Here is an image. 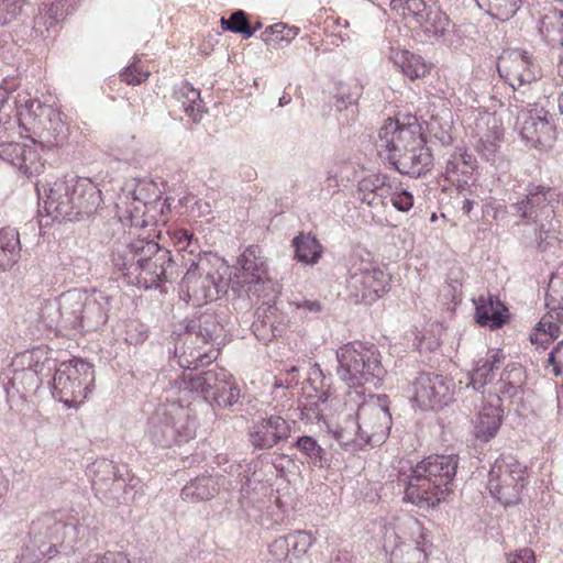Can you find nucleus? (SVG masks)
<instances>
[{
    "instance_id": "f3484780",
    "label": "nucleus",
    "mask_w": 563,
    "mask_h": 563,
    "mask_svg": "<svg viewBox=\"0 0 563 563\" xmlns=\"http://www.w3.org/2000/svg\"><path fill=\"white\" fill-rule=\"evenodd\" d=\"M518 119L522 140L536 148L550 147L555 139V128L550 113L543 107L528 109Z\"/></svg>"
},
{
    "instance_id": "f8f14e48",
    "label": "nucleus",
    "mask_w": 563,
    "mask_h": 563,
    "mask_svg": "<svg viewBox=\"0 0 563 563\" xmlns=\"http://www.w3.org/2000/svg\"><path fill=\"white\" fill-rule=\"evenodd\" d=\"M242 465L230 463L223 473L202 474L189 481L181 489V498L189 503H200L212 499L220 489L233 490L241 484Z\"/></svg>"
},
{
    "instance_id": "9d476101",
    "label": "nucleus",
    "mask_w": 563,
    "mask_h": 563,
    "mask_svg": "<svg viewBox=\"0 0 563 563\" xmlns=\"http://www.w3.org/2000/svg\"><path fill=\"white\" fill-rule=\"evenodd\" d=\"M527 482V470L511 455L499 456L488 473L490 495L505 506L516 504Z\"/></svg>"
},
{
    "instance_id": "c03bdc74",
    "label": "nucleus",
    "mask_w": 563,
    "mask_h": 563,
    "mask_svg": "<svg viewBox=\"0 0 563 563\" xmlns=\"http://www.w3.org/2000/svg\"><path fill=\"white\" fill-rule=\"evenodd\" d=\"M294 446L306 456L308 462L316 467H325L328 465L327 452L318 443L316 439L310 435L299 437Z\"/></svg>"
},
{
    "instance_id": "f704fd0d",
    "label": "nucleus",
    "mask_w": 563,
    "mask_h": 563,
    "mask_svg": "<svg viewBox=\"0 0 563 563\" xmlns=\"http://www.w3.org/2000/svg\"><path fill=\"white\" fill-rule=\"evenodd\" d=\"M139 478L132 475L128 470L124 473H120L117 478L111 482V485L101 495L108 501L117 504H128L133 500Z\"/></svg>"
},
{
    "instance_id": "473e14b6",
    "label": "nucleus",
    "mask_w": 563,
    "mask_h": 563,
    "mask_svg": "<svg viewBox=\"0 0 563 563\" xmlns=\"http://www.w3.org/2000/svg\"><path fill=\"white\" fill-rule=\"evenodd\" d=\"M312 543L311 532L298 530L275 540L272 544V552L280 551V555L300 558L307 553Z\"/></svg>"
},
{
    "instance_id": "e2e57ef3",
    "label": "nucleus",
    "mask_w": 563,
    "mask_h": 563,
    "mask_svg": "<svg viewBox=\"0 0 563 563\" xmlns=\"http://www.w3.org/2000/svg\"><path fill=\"white\" fill-rule=\"evenodd\" d=\"M24 0H0V25L13 21L22 11Z\"/></svg>"
},
{
    "instance_id": "69168bd1",
    "label": "nucleus",
    "mask_w": 563,
    "mask_h": 563,
    "mask_svg": "<svg viewBox=\"0 0 563 563\" xmlns=\"http://www.w3.org/2000/svg\"><path fill=\"white\" fill-rule=\"evenodd\" d=\"M23 151H25L24 143H0V158L10 163L14 167L15 161L18 162L19 158L23 155Z\"/></svg>"
},
{
    "instance_id": "2f4dec72",
    "label": "nucleus",
    "mask_w": 563,
    "mask_h": 563,
    "mask_svg": "<svg viewBox=\"0 0 563 563\" xmlns=\"http://www.w3.org/2000/svg\"><path fill=\"white\" fill-rule=\"evenodd\" d=\"M505 354L500 350H488L486 355L479 358L471 373L470 384L474 390H479L489 384L495 377V371L504 363Z\"/></svg>"
},
{
    "instance_id": "de8ad7c7",
    "label": "nucleus",
    "mask_w": 563,
    "mask_h": 563,
    "mask_svg": "<svg viewBox=\"0 0 563 563\" xmlns=\"http://www.w3.org/2000/svg\"><path fill=\"white\" fill-rule=\"evenodd\" d=\"M475 2L493 18L507 21L517 13L521 0H475Z\"/></svg>"
},
{
    "instance_id": "13d9d810",
    "label": "nucleus",
    "mask_w": 563,
    "mask_h": 563,
    "mask_svg": "<svg viewBox=\"0 0 563 563\" xmlns=\"http://www.w3.org/2000/svg\"><path fill=\"white\" fill-rule=\"evenodd\" d=\"M299 33V29L295 26H288L284 23H276L268 26L264 32V40L266 42H282L285 41L287 44L290 43Z\"/></svg>"
},
{
    "instance_id": "58836bf2",
    "label": "nucleus",
    "mask_w": 563,
    "mask_h": 563,
    "mask_svg": "<svg viewBox=\"0 0 563 563\" xmlns=\"http://www.w3.org/2000/svg\"><path fill=\"white\" fill-rule=\"evenodd\" d=\"M48 354L49 352L47 347L37 346L31 351H25L19 354L14 358L12 366H21L26 369H31L38 375H43L45 371H47L48 374L55 365Z\"/></svg>"
},
{
    "instance_id": "a18cd8bd",
    "label": "nucleus",
    "mask_w": 563,
    "mask_h": 563,
    "mask_svg": "<svg viewBox=\"0 0 563 563\" xmlns=\"http://www.w3.org/2000/svg\"><path fill=\"white\" fill-rule=\"evenodd\" d=\"M176 98L181 103L184 111L195 122L201 120L202 106L200 99V91L195 89L188 82L183 84L176 91Z\"/></svg>"
},
{
    "instance_id": "2eb2a0df",
    "label": "nucleus",
    "mask_w": 563,
    "mask_h": 563,
    "mask_svg": "<svg viewBox=\"0 0 563 563\" xmlns=\"http://www.w3.org/2000/svg\"><path fill=\"white\" fill-rule=\"evenodd\" d=\"M560 191L549 185L531 183L526 188V196L512 205L516 216L537 222L554 213L559 203Z\"/></svg>"
},
{
    "instance_id": "6e6552de",
    "label": "nucleus",
    "mask_w": 563,
    "mask_h": 563,
    "mask_svg": "<svg viewBox=\"0 0 563 563\" xmlns=\"http://www.w3.org/2000/svg\"><path fill=\"white\" fill-rule=\"evenodd\" d=\"M95 382V371L91 364L73 358L63 362L53 377V396L68 408H77L91 391Z\"/></svg>"
},
{
    "instance_id": "4d7b16f0",
    "label": "nucleus",
    "mask_w": 563,
    "mask_h": 563,
    "mask_svg": "<svg viewBox=\"0 0 563 563\" xmlns=\"http://www.w3.org/2000/svg\"><path fill=\"white\" fill-rule=\"evenodd\" d=\"M221 25L224 30L243 34L245 38L251 37L255 33V29H251L247 15L242 10L234 11L229 19L222 18Z\"/></svg>"
},
{
    "instance_id": "20e7f679",
    "label": "nucleus",
    "mask_w": 563,
    "mask_h": 563,
    "mask_svg": "<svg viewBox=\"0 0 563 563\" xmlns=\"http://www.w3.org/2000/svg\"><path fill=\"white\" fill-rule=\"evenodd\" d=\"M336 360L339 377L353 387L367 383L376 386L386 374L380 353L374 344L349 342L336 351Z\"/></svg>"
},
{
    "instance_id": "0e129e2a",
    "label": "nucleus",
    "mask_w": 563,
    "mask_h": 563,
    "mask_svg": "<svg viewBox=\"0 0 563 563\" xmlns=\"http://www.w3.org/2000/svg\"><path fill=\"white\" fill-rule=\"evenodd\" d=\"M394 8L404 7V9L411 14L416 21H421L422 16L428 12L427 5L423 0H391Z\"/></svg>"
},
{
    "instance_id": "5701e85b",
    "label": "nucleus",
    "mask_w": 563,
    "mask_h": 563,
    "mask_svg": "<svg viewBox=\"0 0 563 563\" xmlns=\"http://www.w3.org/2000/svg\"><path fill=\"white\" fill-rule=\"evenodd\" d=\"M420 134L398 120L387 119L378 133V145L389 154L401 153L412 143L420 144Z\"/></svg>"
},
{
    "instance_id": "c9c22d12",
    "label": "nucleus",
    "mask_w": 563,
    "mask_h": 563,
    "mask_svg": "<svg viewBox=\"0 0 563 563\" xmlns=\"http://www.w3.org/2000/svg\"><path fill=\"white\" fill-rule=\"evenodd\" d=\"M118 214L121 221H126L131 227L141 228L145 227L148 221L145 220L144 209H147V205L135 195V191L129 192L120 198L117 203Z\"/></svg>"
},
{
    "instance_id": "3c124183",
    "label": "nucleus",
    "mask_w": 563,
    "mask_h": 563,
    "mask_svg": "<svg viewBox=\"0 0 563 563\" xmlns=\"http://www.w3.org/2000/svg\"><path fill=\"white\" fill-rule=\"evenodd\" d=\"M63 0H44L40 8V13L34 22L36 26H44L47 31L56 25L63 15Z\"/></svg>"
},
{
    "instance_id": "393cba45",
    "label": "nucleus",
    "mask_w": 563,
    "mask_h": 563,
    "mask_svg": "<svg viewBox=\"0 0 563 563\" xmlns=\"http://www.w3.org/2000/svg\"><path fill=\"white\" fill-rule=\"evenodd\" d=\"M199 341L188 333L183 346L175 349V356L180 367L189 371L197 369L209 365L218 357L217 349L210 344L198 345Z\"/></svg>"
},
{
    "instance_id": "052dcab7",
    "label": "nucleus",
    "mask_w": 563,
    "mask_h": 563,
    "mask_svg": "<svg viewBox=\"0 0 563 563\" xmlns=\"http://www.w3.org/2000/svg\"><path fill=\"white\" fill-rule=\"evenodd\" d=\"M13 384H21L24 389L33 390L41 385V375L21 366H13Z\"/></svg>"
},
{
    "instance_id": "b1692460",
    "label": "nucleus",
    "mask_w": 563,
    "mask_h": 563,
    "mask_svg": "<svg viewBox=\"0 0 563 563\" xmlns=\"http://www.w3.org/2000/svg\"><path fill=\"white\" fill-rule=\"evenodd\" d=\"M69 528L63 521L60 512L44 514L32 521L30 527V540L35 544L42 545L47 549L51 544L62 543L65 529Z\"/></svg>"
},
{
    "instance_id": "7c9ffc66",
    "label": "nucleus",
    "mask_w": 563,
    "mask_h": 563,
    "mask_svg": "<svg viewBox=\"0 0 563 563\" xmlns=\"http://www.w3.org/2000/svg\"><path fill=\"white\" fill-rule=\"evenodd\" d=\"M388 57L410 80L424 78L430 74L431 65L408 49L390 47Z\"/></svg>"
},
{
    "instance_id": "bf43d9fd",
    "label": "nucleus",
    "mask_w": 563,
    "mask_h": 563,
    "mask_svg": "<svg viewBox=\"0 0 563 563\" xmlns=\"http://www.w3.org/2000/svg\"><path fill=\"white\" fill-rule=\"evenodd\" d=\"M563 305V280L558 277H552L545 295V306L548 313L554 316V311L562 308Z\"/></svg>"
},
{
    "instance_id": "a19ab883",
    "label": "nucleus",
    "mask_w": 563,
    "mask_h": 563,
    "mask_svg": "<svg viewBox=\"0 0 563 563\" xmlns=\"http://www.w3.org/2000/svg\"><path fill=\"white\" fill-rule=\"evenodd\" d=\"M417 24L428 38H443L451 31L449 16L439 9H429Z\"/></svg>"
},
{
    "instance_id": "5fc2aeb1",
    "label": "nucleus",
    "mask_w": 563,
    "mask_h": 563,
    "mask_svg": "<svg viewBox=\"0 0 563 563\" xmlns=\"http://www.w3.org/2000/svg\"><path fill=\"white\" fill-rule=\"evenodd\" d=\"M511 88L514 90V96L511 97L509 108L511 113L516 114L517 118H520V114L527 112L528 109L538 107V104L533 101V93L529 85H516V87Z\"/></svg>"
},
{
    "instance_id": "412c9836",
    "label": "nucleus",
    "mask_w": 563,
    "mask_h": 563,
    "mask_svg": "<svg viewBox=\"0 0 563 563\" xmlns=\"http://www.w3.org/2000/svg\"><path fill=\"white\" fill-rule=\"evenodd\" d=\"M432 154L420 136V144L412 143L401 153L388 154L391 165L400 173L412 177H419L430 170Z\"/></svg>"
},
{
    "instance_id": "c85d7f7f",
    "label": "nucleus",
    "mask_w": 563,
    "mask_h": 563,
    "mask_svg": "<svg viewBox=\"0 0 563 563\" xmlns=\"http://www.w3.org/2000/svg\"><path fill=\"white\" fill-rule=\"evenodd\" d=\"M188 333L203 344H210L212 347L219 345L224 335V327L219 317L211 311L202 312L196 320H191L187 327Z\"/></svg>"
},
{
    "instance_id": "f03ea898",
    "label": "nucleus",
    "mask_w": 563,
    "mask_h": 563,
    "mask_svg": "<svg viewBox=\"0 0 563 563\" xmlns=\"http://www.w3.org/2000/svg\"><path fill=\"white\" fill-rule=\"evenodd\" d=\"M457 464L454 454L423 459L409 475L400 478L405 485L404 500L424 509L439 505L450 492Z\"/></svg>"
},
{
    "instance_id": "cd10ccee",
    "label": "nucleus",
    "mask_w": 563,
    "mask_h": 563,
    "mask_svg": "<svg viewBox=\"0 0 563 563\" xmlns=\"http://www.w3.org/2000/svg\"><path fill=\"white\" fill-rule=\"evenodd\" d=\"M499 402L500 398L494 396L492 401L484 404L481 408L474 426L476 439L488 442L497 434L503 419Z\"/></svg>"
},
{
    "instance_id": "a211bd4d",
    "label": "nucleus",
    "mask_w": 563,
    "mask_h": 563,
    "mask_svg": "<svg viewBox=\"0 0 563 563\" xmlns=\"http://www.w3.org/2000/svg\"><path fill=\"white\" fill-rule=\"evenodd\" d=\"M452 394L451 382L440 374L420 373L413 382V399L422 410L441 408Z\"/></svg>"
},
{
    "instance_id": "c756f323",
    "label": "nucleus",
    "mask_w": 563,
    "mask_h": 563,
    "mask_svg": "<svg viewBox=\"0 0 563 563\" xmlns=\"http://www.w3.org/2000/svg\"><path fill=\"white\" fill-rule=\"evenodd\" d=\"M475 305V318L481 325L495 330L507 322L508 310L497 297L493 295L481 296Z\"/></svg>"
},
{
    "instance_id": "338daca9",
    "label": "nucleus",
    "mask_w": 563,
    "mask_h": 563,
    "mask_svg": "<svg viewBox=\"0 0 563 563\" xmlns=\"http://www.w3.org/2000/svg\"><path fill=\"white\" fill-rule=\"evenodd\" d=\"M120 76L128 85L136 86L147 80L150 71L142 70L135 63H133L125 67L121 71Z\"/></svg>"
},
{
    "instance_id": "ddd939ff",
    "label": "nucleus",
    "mask_w": 563,
    "mask_h": 563,
    "mask_svg": "<svg viewBox=\"0 0 563 563\" xmlns=\"http://www.w3.org/2000/svg\"><path fill=\"white\" fill-rule=\"evenodd\" d=\"M139 269L134 279L135 285L150 289L158 287L164 282H170L175 275V263L170 251L150 241L143 257L139 260Z\"/></svg>"
},
{
    "instance_id": "a878e982",
    "label": "nucleus",
    "mask_w": 563,
    "mask_h": 563,
    "mask_svg": "<svg viewBox=\"0 0 563 563\" xmlns=\"http://www.w3.org/2000/svg\"><path fill=\"white\" fill-rule=\"evenodd\" d=\"M476 159L462 147L455 148L446 158L444 176L459 189H465L473 180Z\"/></svg>"
},
{
    "instance_id": "e433bc0d",
    "label": "nucleus",
    "mask_w": 563,
    "mask_h": 563,
    "mask_svg": "<svg viewBox=\"0 0 563 563\" xmlns=\"http://www.w3.org/2000/svg\"><path fill=\"white\" fill-rule=\"evenodd\" d=\"M363 93V85L356 78L347 81H340L336 85V102L335 108L338 111L346 110L351 120L357 114V100Z\"/></svg>"
},
{
    "instance_id": "8fccbe9b",
    "label": "nucleus",
    "mask_w": 563,
    "mask_h": 563,
    "mask_svg": "<svg viewBox=\"0 0 563 563\" xmlns=\"http://www.w3.org/2000/svg\"><path fill=\"white\" fill-rule=\"evenodd\" d=\"M44 118L47 124H43V129L52 134L53 140L49 141L54 145L62 144L67 137V125L62 119V112L57 109L47 106L44 109Z\"/></svg>"
},
{
    "instance_id": "423d86ee",
    "label": "nucleus",
    "mask_w": 563,
    "mask_h": 563,
    "mask_svg": "<svg viewBox=\"0 0 563 563\" xmlns=\"http://www.w3.org/2000/svg\"><path fill=\"white\" fill-rule=\"evenodd\" d=\"M427 536L421 522L404 515L386 528L384 549L389 553L390 563H426Z\"/></svg>"
},
{
    "instance_id": "dca6fc26",
    "label": "nucleus",
    "mask_w": 563,
    "mask_h": 563,
    "mask_svg": "<svg viewBox=\"0 0 563 563\" xmlns=\"http://www.w3.org/2000/svg\"><path fill=\"white\" fill-rule=\"evenodd\" d=\"M71 187L73 177L59 178L54 181L36 184V190L40 200L43 201V208L47 216L56 220L71 221Z\"/></svg>"
},
{
    "instance_id": "f257e3e1",
    "label": "nucleus",
    "mask_w": 563,
    "mask_h": 563,
    "mask_svg": "<svg viewBox=\"0 0 563 563\" xmlns=\"http://www.w3.org/2000/svg\"><path fill=\"white\" fill-rule=\"evenodd\" d=\"M110 297L103 291L74 288L43 308L46 325L57 330L96 331L108 320Z\"/></svg>"
},
{
    "instance_id": "4c0bfd02",
    "label": "nucleus",
    "mask_w": 563,
    "mask_h": 563,
    "mask_svg": "<svg viewBox=\"0 0 563 563\" xmlns=\"http://www.w3.org/2000/svg\"><path fill=\"white\" fill-rule=\"evenodd\" d=\"M121 471L113 461L98 459L88 467V475L91 477L92 488L98 495H102L111 485Z\"/></svg>"
},
{
    "instance_id": "ea45409f",
    "label": "nucleus",
    "mask_w": 563,
    "mask_h": 563,
    "mask_svg": "<svg viewBox=\"0 0 563 563\" xmlns=\"http://www.w3.org/2000/svg\"><path fill=\"white\" fill-rule=\"evenodd\" d=\"M19 232L12 228L0 230V271L10 269L20 257Z\"/></svg>"
},
{
    "instance_id": "aec40b11",
    "label": "nucleus",
    "mask_w": 563,
    "mask_h": 563,
    "mask_svg": "<svg viewBox=\"0 0 563 563\" xmlns=\"http://www.w3.org/2000/svg\"><path fill=\"white\" fill-rule=\"evenodd\" d=\"M289 437V423L280 416L275 415L260 419L249 431V441L257 450H269Z\"/></svg>"
},
{
    "instance_id": "39448f33",
    "label": "nucleus",
    "mask_w": 563,
    "mask_h": 563,
    "mask_svg": "<svg viewBox=\"0 0 563 563\" xmlns=\"http://www.w3.org/2000/svg\"><path fill=\"white\" fill-rule=\"evenodd\" d=\"M197 418L189 406L178 401L159 405L148 420V437L155 445L169 448L195 438Z\"/></svg>"
},
{
    "instance_id": "37998d69",
    "label": "nucleus",
    "mask_w": 563,
    "mask_h": 563,
    "mask_svg": "<svg viewBox=\"0 0 563 563\" xmlns=\"http://www.w3.org/2000/svg\"><path fill=\"white\" fill-rule=\"evenodd\" d=\"M334 438L347 451L362 450L367 444L363 434L358 431L356 420L353 418H349L344 427H340L334 431Z\"/></svg>"
},
{
    "instance_id": "6e6d98bb",
    "label": "nucleus",
    "mask_w": 563,
    "mask_h": 563,
    "mask_svg": "<svg viewBox=\"0 0 563 563\" xmlns=\"http://www.w3.org/2000/svg\"><path fill=\"white\" fill-rule=\"evenodd\" d=\"M55 553H57L55 544H51L47 549H44L42 545L35 544L34 541L30 540V543H27L16 556L14 563H41L43 558L46 555L53 558Z\"/></svg>"
},
{
    "instance_id": "4468645a",
    "label": "nucleus",
    "mask_w": 563,
    "mask_h": 563,
    "mask_svg": "<svg viewBox=\"0 0 563 563\" xmlns=\"http://www.w3.org/2000/svg\"><path fill=\"white\" fill-rule=\"evenodd\" d=\"M386 400L385 395L373 396L357 409L355 420L367 444L382 442L390 430L391 416Z\"/></svg>"
},
{
    "instance_id": "72a5a7b5",
    "label": "nucleus",
    "mask_w": 563,
    "mask_h": 563,
    "mask_svg": "<svg viewBox=\"0 0 563 563\" xmlns=\"http://www.w3.org/2000/svg\"><path fill=\"white\" fill-rule=\"evenodd\" d=\"M43 104L38 99L32 98L30 95H19L15 99L16 115L19 123L25 130L30 131L42 124L41 117H44Z\"/></svg>"
},
{
    "instance_id": "774afa93",
    "label": "nucleus",
    "mask_w": 563,
    "mask_h": 563,
    "mask_svg": "<svg viewBox=\"0 0 563 563\" xmlns=\"http://www.w3.org/2000/svg\"><path fill=\"white\" fill-rule=\"evenodd\" d=\"M82 563H131L122 552L108 551L104 554H90Z\"/></svg>"
},
{
    "instance_id": "79ce46f5",
    "label": "nucleus",
    "mask_w": 563,
    "mask_h": 563,
    "mask_svg": "<svg viewBox=\"0 0 563 563\" xmlns=\"http://www.w3.org/2000/svg\"><path fill=\"white\" fill-rule=\"evenodd\" d=\"M292 245L296 258L307 264L317 263L322 252L320 243L311 234L300 233L294 239Z\"/></svg>"
},
{
    "instance_id": "603ef678",
    "label": "nucleus",
    "mask_w": 563,
    "mask_h": 563,
    "mask_svg": "<svg viewBox=\"0 0 563 563\" xmlns=\"http://www.w3.org/2000/svg\"><path fill=\"white\" fill-rule=\"evenodd\" d=\"M23 152L19 161H15V167L27 177L38 175L44 164L41 161L37 146L34 143L25 144V151Z\"/></svg>"
},
{
    "instance_id": "680f3d73",
    "label": "nucleus",
    "mask_w": 563,
    "mask_h": 563,
    "mask_svg": "<svg viewBox=\"0 0 563 563\" xmlns=\"http://www.w3.org/2000/svg\"><path fill=\"white\" fill-rule=\"evenodd\" d=\"M388 196H390L393 207L400 212H408L413 207V196L406 189L395 188V190H393V186L390 185V194Z\"/></svg>"
},
{
    "instance_id": "9b49d317",
    "label": "nucleus",
    "mask_w": 563,
    "mask_h": 563,
    "mask_svg": "<svg viewBox=\"0 0 563 563\" xmlns=\"http://www.w3.org/2000/svg\"><path fill=\"white\" fill-rule=\"evenodd\" d=\"M390 277L379 266L361 261L350 269L346 287L356 302L372 303L387 292Z\"/></svg>"
},
{
    "instance_id": "09e8293b",
    "label": "nucleus",
    "mask_w": 563,
    "mask_h": 563,
    "mask_svg": "<svg viewBox=\"0 0 563 563\" xmlns=\"http://www.w3.org/2000/svg\"><path fill=\"white\" fill-rule=\"evenodd\" d=\"M357 192L367 196L375 194L380 198H387L390 194L389 178L384 174H368L358 181Z\"/></svg>"
},
{
    "instance_id": "7ed1b4c3",
    "label": "nucleus",
    "mask_w": 563,
    "mask_h": 563,
    "mask_svg": "<svg viewBox=\"0 0 563 563\" xmlns=\"http://www.w3.org/2000/svg\"><path fill=\"white\" fill-rule=\"evenodd\" d=\"M229 265L212 254L198 256L183 277L180 298L192 306H201L218 298L228 286Z\"/></svg>"
},
{
    "instance_id": "1a4fd4ad",
    "label": "nucleus",
    "mask_w": 563,
    "mask_h": 563,
    "mask_svg": "<svg viewBox=\"0 0 563 563\" xmlns=\"http://www.w3.org/2000/svg\"><path fill=\"white\" fill-rule=\"evenodd\" d=\"M240 269L235 275L236 284L250 298L263 299L271 307L277 297V284L271 278L267 260L257 245H251L239 258Z\"/></svg>"
},
{
    "instance_id": "6ab92c4d",
    "label": "nucleus",
    "mask_w": 563,
    "mask_h": 563,
    "mask_svg": "<svg viewBox=\"0 0 563 563\" xmlns=\"http://www.w3.org/2000/svg\"><path fill=\"white\" fill-rule=\"evenodd\" d=\"M498 73L510 87L527 86L540 77V69L527 52L512 49L505 52L498 60Z\"/></svg>"
},
{
    "instance_id": "49530a36",
    "label": "nucleus",
    "mask_w": 563,
    "mask_h": 563,
    "mask_svg": "<svg viewBox=\"0 0 563 563\" xmlns=\"http://www.w3.org/2000/svg\"><path fill=\"white\" fill-rule=\"evenodd\" d=\"M560 335V325L554 321L552 313L544 314L538 322L534 331L530 334V342L541 349Z\"/></svg>"
},
{
    "instance_id": "0eeeda50",
    "label": "nucleus",
    "mask_w": 563,
    "mask_h": 563,
    "mask_svg": "<svg viewBox=\"0 0 563 563\" xmlns=\"http://www.w3.org/2000/svg\"><path fill=\"white\" fill-rule=\"evenodd\" d=\"M176 384L180 393H197L205 400H212L220 407L233 406L241 396L234 377L222 367H216L198 375H194L191 372L184 373Z\"/></svg>"
},
{
    "instance_id": "864d4df0",
    "label": "nucleus",
    "mask_w": 563,
    "mask_h": 563,
    "mask_svg": "<svg viewBox=\"0 0 563 563\" xmlns=\"http://www.w3.org/2000/svg\"><path fill=\"white\" fill-rule=\"evenodd\" d=\"M503 137V129L495 126V131L493 135H486V137L481 139V143L478 145L479 154L492 164L497 166L504 163V158L499 155V142Z\"/></svg>"
},
{
    "instance_id": "bb28decb",
    "label": "nucleus",
    "mask_w": 563,
    "mask_h": 563,
    "mask_svg": "<svg viewBox=\"0 0 563 563\" xmlns=\"http://www.w3.org/2000/svg\"><path fill=\"white\" fill-rule=\"evenodd\" d=\"M148 242L144 239H136L129 243H118L114 249L113 263L129 278L130 283H134L139 269V260L143 257Z\"/></svg>"
},
{
    "instance_id": "4be33fe9",
    "label": "nucleus",
    "mask_w": 563,
    "mask_h": 563,
    "mask_svg": "<svg viewBox=\"0 0 563 563\" xmlns=\"http://www.w3.org/2000/svg\"><path fill=\"white\" fill-rule=\"evenodd\" d=\"M73 220H80L93 214L101 205V191L87 178L73 177L71 187Z\"/></svg>"
}]
</instances>
